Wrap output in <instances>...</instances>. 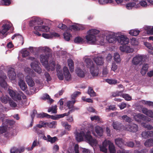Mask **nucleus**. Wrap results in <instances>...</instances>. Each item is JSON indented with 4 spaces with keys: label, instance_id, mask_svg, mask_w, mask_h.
<instances>
[{
    "label": "nucleus",
    "instance_id": "1",
    "mask_svg": "<svg viewBox=\"0 0 153 153\" xmlns=\"http://www.w3.org/2000/svg\"><path fill=\"white\" fill-rule=\"evenodd\" d=\"M83 137H84L88 143L91 145H96L97 142L96 139L93 138L91 135V132L88 131L86 134L84 132L82 131L80 133L76 132L75 134L76 140L78 142H80L83 140Z\"/></svg>",
    "mask_w": 153,
    "mask_h": 153
},
{
    "label": "nucleus",
    "instance_id": "2",
    "mask_svg": "<svg viewBox=\"0 0 153 153\" xmlns=\"http://www.w3.org/2000/svg\"><path fill=\"white\" fill-rule=\"evenodd\" d=\"M50 56L49 53H45L40 55V60L42 65L45 66L47 69L49 68L48 64V59Z\"/></svg>",
    "mask_w": 153,
    "mask_h": 153
},
{
    "label": "nucleus",
    "instance_id": "3",
    "mask_svg": "<svg viewBox=\"0 0 153 153\" xmlns=\"http://www.w3.org/2000/svg\"><path fill=\"white\" fill-rule=\"evenodd\" d=\"M123 130H127L133 132H135L138 130V126L137 125L134 123H132L128 125H126L123 126Z\"/></svg>",
    "mask_w": 153,
    "mask_h": 153
},
{
    "label": "nucleus",
    "instance_id": "4",
    "mask_svg": "<svg viewBox=\"0 0 153 153\" xmlns=\"http://www.w3.org/2000/svg\"><path fill=\"white\" fill-rule=\"evenodd\" d=\"M85 62L86 64V67L89 68L90 69V72L91 74H92L93 75H97L98 74V70L97 69L95 70L96 71L95 74L93 73V70H92L93 68L92 67L94 65L92 60L90 59L87 58L85 59Z\"/></svg>",
    "mask_w": 153,
    "mask_h": 153
},
{
    "label": "nucleus",
    "instance_id": "5",
    "mask_svg": "<svg viewBox=\"0 0 153 153\" xmlns=\"http://www.w3.org/2000/svg\"><path fill=\"white\" fill-rule=\"evenodd\" d=\"M117 41L121 45H126L128 43L129 39L126 36L121 35L117 36Z\"/></svg>",
    "mask_w": 153,
    "mask_h": 153
},
{
    "label": "nucleus",
    "instance_id": "6",
    "mask_svg": "<svg viewBox=\"0 0 153 153\" xmlns=\"http://www.w3.org/2000/svg\"><path fill=\"white\" fill-rule=\"evenodd\" d=\"M8 91L10 95L13 99L20 100L22 99L21 95L17 92L14 91L11 89H9Z\"/></svg>",
    "mask_w": 153,
    "mask_h": 153
},
{
    "label": "nucleus",
    "instance_id": "7",
    "mask_svg": "<svg viewBox=\"0 0 153 153\" xmlns=\"http://www.w3.org/2000/svg\"><path fill=\"white\" fill-rule=\"evenodd\" d=\"M106 39L110 43H114L117 41V36L114 33L110 34L106 36Z\"/></svg>",
    "mask_w": 153,
    "mask_h": 153
},
{
    "label": "nucleus",
    "instance_id": "8",
    "mask_svg": "<svg viewBox=\"0 0 153 153\" xmlns=\"http://www.w3.org/2000/svg\"><path fill=\"white\" fill-rule=\"evenodd\" d=\"M143 59V57L142 56L137 55L133 58L132 60V63L134 65H137L140 62L142 63Z\"/></svg>",
    "mask_w": 153,
    "mask_h": 153
},
{
    "label": "nucleus",
    "instance_id": "9",
    "mask_svg": "<svg viewBox=\"0 0 153 153\" xmlns=\"http://www.w3.org/2000/svg\"><path fill=\"white\" fill-rule=\"evenodd\" d=\"M88 34V35L85 36L87 42L90 44H94L96 41V36L94 35Z\"/></svg>",
    "mask_w": 153,
    "mask_h": 153
},
{
    "label": "nucleus",
    "instance_id": "10",
    "mask_svg": "<svg viewBox=\"0 0 153 153\" xmlns=\"http://www.w3.org/2000/svg\"><path fill=\"white\" fill-rule=\"evenodd\" d=\"M63 74L65 79L67 81L71 79V75L67 67L65 66L63 68Z\"/></svg>",
    "mask_w": 153,
    "mask_h": 153
},
{
    "label": "nucleus",
    "instance_id": "11",
    "mask_svg": "<svg viewBox=\"0 0 153 153\" xmlns=\"http://www.w3.org/2000/svg\"><path fill=\"white\" fill-rule=\"evenodd\" d=\"M32 68L36 72L39 74H40L42 72V69L39 65L35 63L32 62L30 64Z\"/></svg>",
    "mask_w": 153,
    "mask_h": 153
},
{
    "label": "nucleus",
    "instance_id": "12",
    "mask_svg": "<svg viewBox=\"0 0 153 153\" xmlns=\"http://www.w3.org/2000/svg\"><path fill=\"white\" fill-rule=\"evenodd\" d=\"M34 29L36 30L35 31L47 32L49 30L50 28L48 26L42 25L35 26Z\"/></svg>",
    "mask_w": 153,
    "mask_h": 153
},
{
    "label": "nucleus",
    "instance_id": "13",
    "mask_svg": "<svg viewBox=\"0 0 153 153\" xmlns=\"http://www.w3.org/2000/svg\"><path fill=\"white\" fill-rule=\"evenodd\" d=\"M8 76L11 80H14L16 78V74L14 71V69L11 68L8 71Z\"/></svg>",
    "mask_w": 153,
    "mask_h": 153
},
{
    "label": "nucleus",
    "instance_id": "14",
    "mask_svg": "<svg viewBox=\"0 0 153 153\" xmlns=\"http://www.w3.org/2000/svg\"><path fill=\"white\" fill-rule=\"evenodd\" d=\"M93 60L98 65H102L104 63V59L101 56H99L94 58Z\"/></svg>",
    "mask_w": 153,
    "mask_h": 153
},
{
    "label": "nucleus",
    "instance_id": "15",
    "mask_svg": "<svg viewBox=\"0 0 153 153\" xmlns=\"http://www.w3.org/2000/svg\"><path fill=\"white\" fill-rule=\"evenodd\" d=\"M25 150L23 147H21L19 148L13 147L10 150V153H21L23 152Z\"/></svg>",
    "mask_w": 153,
    "mask_h": 153
},
{
    "label": "nucleus",
    "instance_id": "16",
    "mask_svg": "<svg viewBox=\"0 0 153 153\" xmlns=\"http://www.w3.org/2000/svg\"><path fill=\"white\" fill-rule=\"evenodd\" d=\"M115 144L119 147L121 148L122 146L125 145V142L122 138H117L115 139Z\"/></svg>",
    "mask_w": 153,
    "mask_h": 153
},
{
    "label": "nucleus",
    "instance_id": "17",
    "mask_svg": "<svg viewBox=\"0 0 153 153\" xmlns=\"http://www.w3.org/2000/svg\"><path fill=\"white\" fill-rule=\"evenodd\" d=\"M142 111L145 115L153 118V110H149L146 108H143L142 109Z\"/></svg>",
    "mask_w": 153,
    "mask_h": 153
},
{
    "label": "nucleus",
    "instance_id": "18",
    "mask_svg": "<svg viewBox=\"0 0 153 153\" xmlns=\"http://www.w3.org/2000/svg\"><path fill=\"white\" fill-rule=\"evenodd\" d=\"M26 81L28 85L33 87L34 85V82L31 77L29 76H27L25 78Z\"/></svg>",
    "mask_w": 153,
    "mask_h": 153
},
{
    "label": "nucleus",
    "instance_id": "19",
    "mask_svg": "<svg viewBox=\"0 0 153 153\" xmlns=\"http://www.w3.org/2000/svg\"><path fill=\"white\" fill-rule=\"evenodd\" d=\"M95 130L97 134L99 136H101L103 134V129L101 127L97 126L95 127Z\"/></svg>",
    "mask_w": 153,
    "mask_h": 153
},
{
    "label": "nucleus",
    "instance_id": "20",
    "mask_svg": "<svg viewBox=\"0 0 153 153\" xmlns=\"http://www.w3.org/2000/svg\"><path fill=\"white\" fill-rule=\"evenodd\" d=\"M146 117L144 115L138 114L134 116V119L136 121L139 122L141 120H144Z\"/></svg>",
    "mask_w": 153,
    "mask_h": 153
},
{
    "label": "nucleus",
    "instance_id": "21",
    "mask_svg": "<svg viewBox=\"0 0 153 153\" xmlns=\"http://www.w3.org/2000/svg\"><path fill=\"white\" fill-rule=\"evenodd\" d=\"M149 68L148 65L147 64H144L142 68L140 73L143 75H145L148 71Z\"/></svg>",
    "mask_w": 153,
    "mask_h": 153
},
{
    "label": "nucleus",
    "instance_id": "22",
    "mask_svg": "<svg viewBox=\"0 0 153 153\" xmlns=\"http://www.w3.org/2000/svg\"><path fill=\"white\" fill-rule=\"evenodd\" d=\"M76 73L78 76L81 77H84L85 76L84 71L79 68H77L75 70Z\"/></svg>",
    "mask_w": 153,
    "mask_h": 153
},
{
    "label": "nucleus",
    "instance_id": "23",
    "mask_svg": "<svg viewBox=\"0 0 153 153\" xmlns=\"http://www.w3.org/2000/svg\"><path fill=\"white\" fill-rule=\"evenodd\" d=\"M18 84L21 89L22 90L25 91L26 90L27 88V85L24 81L22 79H20L19 82Z\"/></svg>",
    "mask_w": 153,
    "mask_h": 153
},
{
    "label": "nucleus",
    "instance_id": "24",
    "mask_svg": "<svg viewBox=\"0 0 153 153\" xmlns=\"http://www.w3.org/2000/svg\"><path fill=\"white\" fill-rule=\"evenodd\" d=\"M68 62L70 71L71 72H73L74 69V62L71 59H69L68 60Z\"/></svg>",
    "mask_w": 153,
    "mask_h": 153
},
{
    "label": "nucleus",
    "instance_id": "25",
    "mask_svg": "<svg viewBox=\"0 0 153 153\" xmlns=\"http://www.w3.org/2000/svg\"><path fill=\"white\" fill-rule=\"evenodd\" d=\"M71 27L73 29L76 31L82 30L84 29V27L80 25H73L71 26Z\"/></svg>",
    "mask_w": 153,
    "mask_h": 153
},
{
    "label": "nucleus",
    "instance_id": "26",
    "mask_svg": "<svg viewBox=\"0 0 153 153\" xmlns=\"http://www.w3.org/2000/svg\"><path fill=\"white\" fill-rule=\"evenodd\" d=\"M40 19L38 17H34L30 22V25L31 26H33L35 23L39 21Z\"/></svg>",
    "mask_w": 153,
    "mask_h": 153
},
{
    "label": "nucleus",
    "instance_id": "27",
    "mask_svg": "<svg viewBox=\"0 0 153 153\" xmlns=\"http://www.w3.org/2000/svg\"><path fill=\"white\" fill-rule=\"evenodd\" d=\"M145 145L147 147H150L153 146V139H149L147 140L144 143Z\"/></svg>",
    "mask_w": 153,
    "mask_h": 153
},
{
    "label": "nucleus",
    "instance_id": "28",
    "mask_svg": "<svg viewBox=\"0 0 153 153\" xmlns=\"http://www.w3.org/2000/svg\"><path fill=\"white\" fill-rule=\"evenodd\" d=\"M75 102V100L69 101L67 102L66 105L68 109H73L74 108V105Z\"/></svg>",
    "mask_w": 153,
    "mask_h": 153
},
{
    "label": "nucleus",
    "instance_id": "29",
    "mask_svg": "<svg viewBox=\"0 0 153 153\" xmlns=\"http://www.w3.org/2000/svg\"><path fill=\"white\" fill-rule=\"evenodd\" d=\"M65 116H68L66 113L61 114H57L55 116H52L51 119L54 120H56L59 118H62Z\"/></svg>",
    "mask_w": 153,
    "mask_h": 153
},
{
    "label": "nucleus",
    "instance_id": "30",
    "mask_svg": "<svg viewBox=\"0 0 153 153\" xmlns=\"http://www.w3.org/2000/svg\"><path fill=\"white\" fill-rule=\"evenodd\" d=\"M47 137V141L52 143H54L58 140L57 137H52L50 135H48Z\"/></svg>",
    "mask_w": 153,
    "mask_h": 153
},
{
    "label": "nucleus",
    "instance_id": "31",
    "mask_svg": "<svg viewBox=\"0 0 153 153\" xmlns=\"http://www.w3.org/2000/svg\"><path fill=\"white\" fill-rule=\"evenodd\" d=\"M74 41L75 43L79 44H82L84 42L83 39L80 36L76 37Z\"/></svg>",
    "mask_w": 153,
    "mask_h": 153
},
{
    "label": "nucleus",
    "instance_id": "32",
    "mask_svg": "<svg viewBox=\"0 0 153 153\" xmlns=\"http://www.w3.org/2000/svg\"><path fill=\"white\" fill-rule=\"evenodd\" d=\"M121 124L117 122H114L113 123V126L114 129L116 130H120L121 128Z\"/></svg>",
    "mask_w": 153,
    "mask_h": 153
},
{
    "label": "nucleus",
    "instance_id": "33",
    "mask_svg": "<svg viewBox=\"0 0 153 153\" xmlns=\"http://www.w3.org/2000/svg\"><path fill=\"white\" fill-rule=\"evenodd\" d=\"M57 106L55 105L50 107L48 109V112H51L52 113L56 114L57 113Z\"/></svg>",
    "mask_w": 153,
    "mask_h": 153
},
{
    "label": "nucleus",
    "instance_id": "34",
    "mask_svg": "<svg viewBox=\"0 0 153 153\" xmlns=\"http://www.w3.org/2000/svg\"><path fill=\"white\" fill-rule=\"evenodd\" d=\"M140 32L139 30L136 29H132L130 30L129 33L132 36H136L138 35Z\"/></svg>",
    "mask_w": 153,
    "mask_h": 153
},
{
    "label": "nucleus",
    "instance_id": "35",
    "mask_svg": "<svg viewBox=\"0 0 153 153\" xmlns=\"http://www.w3.org/2000/svg\"><path fill=\"white\" fill-rule=\"evenodd\" d=\"M88 93L91 97H95L96 96L95 92L94 91L93 89L91 87L88 88Z\"/></svg>",
    "mask_w": 153,
    "mask_h": 153
},
{
    "label": "nucleus",
    "instance_id": "36",
    "mask_svg": "<svg viewBox=\"0 0 153 153\" xmlns=\"http://www.w3.org/2000/svg\"><path fill=\"white\" fill-rule=\"evenodd\" d=\"M145 29L146 30L147 34H153V26L152 27L150 26H147L145 27Z\"/></svg>",
    "mask_w": 153,
    "mask_h": 153
},
{
    "label": "nucleus",
    "instance_id": "37",
    "mask_svg": "<svg viewBox=\"0 0 153 153\" xmlns=\"http://www.w3.org/2000/svg\"><path fill=\"white\" fill-rule=\"evenodd\" d=\"M99 32V30L94 29L90 30L88 31V33L92 35H94L95 36L96 35L98 34Z\"/></svg>",
    "mask_w": 153,
    "mask_h": 153
},
{
    "label": "nucleus",
    "instance_id": "38",
    "mask_svg": "<svg viewBox=\"0 0 153 153\" xmlns=\"http://www.w3.org/2000/svg\"><path fill=\"white\" fill-rule=\"evenodd\" d=\"M63 36L64 39L65 40L69 41L70 39L71 35L69 33L65 32L63 33Z\"/></svg>",
    "mask_w": 153,
    "mask_h": 153
},
{
    "label": "nucleus",
    "instance_id": "39",
    "mask_svg": "<svg viewBox=\"0 0 153 153\" xmlns=\"http://www.w3.org/2000/svg\"><path fill=\"white\" fill-rule=\"evenodd\" d=\"M108 149L110 153H115L116 150L114 146L112 144L109 145Z\"/></svg>",
    "mask_w": 153,
    "mask_h": 153
},
{
    "label": "nucleus",
    "instance_id": "40",
    "mask_svg": "<svg viewBox=\"0 0 153 153\" xmlns=\"http://www.w3.org/2000/svg\"><path fill=\"white\" fill-rule=\"evenodd\" d=\"M114 61L117 62H119L120 61V56L118 53H114Z\"/></svg>",
    "mask_w": 153,
    "mask_h": 153
},
{
    "label": "nucleus",
    "instance_id": "41",
    "mask_svg": "<svg viewBox=\"0 0 153 153\" xmlns=\"http://www.w3.org/2000/svg\"><path fill=\"white\" fill-rule=\"evenodd\" d=\"M123 92V90L120 91H117L115 92H113L112 93V96L114 97L120 96L121 97L122 94Z\"/></svg>",
    "mask_w": 153,
    "mask_h": 153
},
{
    "label": "nucleus",
    "instance_id": "42",
    "mask_svg": "<svg viewBox=\"0 0 153 153\" xmlns=\"http://www.w3.org/2000/svg\"><path fill=\"white\" fill-rule=\"evenodd\" d=\"M136 5V3L134 2H130L126 4V7L127 9L130 10L134 7Z\"/></svg>",
    "mask_w": 153,
    "mask_h": 153
},
{
    "label": "nucleus",
    "instance_id": "43",
    "mask_svg": "<svg viewBox=\"0 0 153 153\" xmlns=\"http://www.w3.org/2000/svg\"><path fill=\"white\" fill-rule=\"evenodd\" d=\"M11 0H2L1 1V4L4 6H8L11 3Z\"/></svg>",
    "mask_w": 153,
    "mask_h": 153
},
{
    "label": "nucleus",
    "instance_id": "44",
    "mask_svg": "<svg viewBox=\"0 0 153 153\" xmlns=\"http://www.w3.org/2000/svg\"><path fill=\"white\" fill-rule=\"evenodd\" d=\"M121 97L124 98L127 101H130L132 99L131 97L130 96L129 94H122Z\"/></svg>",
    "mask_w": 153,
    "mask_h": 153
},
{
    "label": "nucleus",
    "instance_id": "45",
    "mask_svg": "<svg viewBox=\"0 0 153 153\" xmlns=\"http://www.w3.org/2000/svg\"><path fill=\"white\" fill-rule=\"evenodd\" d=\"M100 4H103L112 2V0H98Z\"/></svg>",
    "mask_w": 153,
    "mask_h": 153
},
{
    "label": "nucleus",
    "instance_id": "46",
    "mask_svg": "<svg viewBox=\"0 0 153 153\" xmlns=\"http://www.w3.org/2000/svg\"><path fill=\"white\" fill-rule=\"evenodd\" d=\"M107 145V144L106 145L103 144L102 146H100V151L104 153H106L107 151V149L106 148Z\"/></svg>",
    "mask_w": 153,
    "mask_h": 153
},
{
    "label": "nucleus",
    "instance_id": "47",
    "mask_svg": "<svg viewBox=\"0 0 153 153\" xmlns=\"http://www.w3.org/2000/svg\"><path fill=\"white\" fill-rule=\"evenodd\" d=\"M37 143H39L37 142V140H35L33 143L32 146L30 148L29 147L27 148L28 150H31L33 148L37 145Z\"/></svg>",
    "mask_w": 153,
    "mask_h": 153
},
{
    "label": "nucleus",
    "instance_id": "48",
    "mask_svg": "<svg viewBox=\"0 0 153 153\" xmlns=\"http://www.w3.org/2000/svg\"><path fill=\"white\" fill-rule=\"evenodd\" d=\"M122 118L123 120L126 122L130 123L131 122V119L130 117L127 116L126 115H124L122 117Z\"/></svg>",
    "mask_w": 153,
    "mask_h": 153
},
{
    "label": "nucleus",
    "instance_id": "49",
    "mask_svg": "<svg viewBox=\"0 0 153 153\" xmlns=\"http://www.w3.org/2000/svg\"><path fill=\"white\" fill-rule=\"evenodd\" d=\"M106 81L110 84H114L117 82V80L112 79H108L106 80Z\"/></svg>",
    "mask_w": 153,
    "mask_h": 153
},
{
    "label": "nucleus",
    "instance_id": "50",
    "mask_svg": "<svg viewBox=\"0 0 153 153\" xmlns=\"http://www.w3.org/2000/svg\"><path fill=\"white\" fill-rule=\"evenodd\" d=\"M1 80H0V84L4 88L7 85L6 82L4 79H2L1 77L0 78Z\"/></svg>",
    "mask_w": 153,
    "mask_h": 153
},
{
    "label": "nucleus",
    "instance_id": "51",
    "mask_svg": "<svg viewBox=\"0 0 153 153\" xmlns=\"http://www.w3.org/2000/svg\"><path fill=\"white\" fill-rule=\"evenodd\" d=\"M44 75L46 79V81L47 82H48L51 80V77L50 76V74L48 72H45V73Z\"/></svg>",
    "mask_w": 153,
    "mask_h": 153
},
{
    "label": "nucleus",
    "instance_id": "52",
    "mask_svg": "<svg viewBox=\"0 0 153 153\" xmlns=\"http://www.w3.org/2000/svg\"><path fill=\"white\" fill-rule=\"evenodd\" d=\"M125 145H126L128 147L132 148L134 146V143L133 142L129 141L126 143L125 142Z\"/></svg>",
    "mask_w": 153,
    "mask_h": 153
},
{
    "label": "nucleus",
    "instance_id": "53",
    "mask_svg": "<svg viewBox=\"0 0 153 153\" xmlns=\"http://www.w3.org/2000/svg\"><path fill=\"white\" fill-rule=\"evenodd\" d=\"M17 36L16 37V39H19L20 41L22 42V45L24 43V38L19 33H17Z\"/></svg>",
    "mask_w": 153,
    "mask_h": 153
},
{
    "label": "nucleus",
    "instance_id": "54",
    "mask_svg": "<svg viewBox=\"0 0 153 153\" xmlns=\"http://www.w3.org/2000/svg\"><path fill=\"white\" fill-rule=\"evenodd\" d=\"M58 27L63 30H66L67 29L66 26L62 23L59 24L58 25Z\"/></svg>",
    "mask_w": 153,
    "mask_h": 153
},
{
    "label": "nucleus",
    "instance_id": "55",
    "mask_svg": "<svg viewBox=\"0 0 153 153\" xmlns=\"http://www.w3.org/2000/svg\"><path fill=\"white\" fill-rule=\"evenodd\" d=\"M81 94L80 92L76 91L75 92L71 95V98L72 99H74L78 95Z\"/></svg>",
    "mask_w": 153,
    "mask_h": 153
},
{
    "label": "nucleus",
    "instance_id": "56",
    "mask_svg": "<svg viewBox=\"0 0 153 153\" xmlns=\"http://www.w3.org/2000/svg\"><path fill=\"white\" fill-rule=\"evenodd\" d=\"M133 51V49L131 48L129 46L126 45V53H128L131 52H132Z\"/></svg>",
    "mask_w": 153,
    "mask_h": 153
},
{
    "label": "nucleus",
    "instance_id": "57",
    "mask_svg": "<svg viewBox=\"0 0 153 153\" xmlns=\"http://www.w3.org/2000/svg\"><path fill=\"white\" fill-rule=\"evenodd\" d=\"M33 129L38 134H42V131L38 128L37 127H33Z\"/></svg>",
    "mask_w": 153,
    "mask_h": 153
},
{
    "label": "nucleus",
    "instance_id": "58",
    "mask_svg": "<svg viewBox=\"0 0 153 153\" xmlns=\"http://www.w3.org/2000/svg\"><path fill=\"white\" fill-rule=\"evenodd\" d=\"M1 100L2 103L6 104L7 102V98L6 97L2 96L0 98Z\"/></svg>",
    "mask_w": 153,
    "mask_h": 153
},
{
    "label": "nucleus",
    "instance_id": "59",
    "mask_svg": "<svg viewBox=\"0 0 153 153\" xmlns=\"http://www.w3.org/2000/svg\"><path fill=\"white\" fill-rule=\"evenodd\" d=\"M29 52L27 50L24 51L22 52V56L25 57L28 56L29 55Z\"/></svg>",
    "mask_w": 153,
    "mask_h": 153
},
{
    "label": "nucleus",
    "instance_id": "60",
    "mask_svg": "<svg viewBox=\"0 0 153 153\" xmlns=\"http://www.w3.org/2000/svg\"><path fill=\"white\" fill-rule=\"evenodd\" d=\"M11 27V26L10 24H5L3 25L2 27L3 28H5V29L7 30V31H8L10 28Z\"/></svg>",
    "mask_w": 153,
    "mask_h": 153
},
{
    "label": "nucleus",
    "instance_id": "61",
    "mask_svg": "<svg viewBox=\"0 0 153 153\" xmlns=\"http://www.w3.org/2000/svg\"><path fill=\"white\" fill-rule=\"evenodd\" d=\"M42 118L46 117L47 118H51L52 116L49 115L47 113H41Z\"/></svg>",
    "mask_w": 153,
    "mask_h": 153
},
{
    "label": "nucleus",
    "instance_id": "62",
    "mask_svg": "<svg viewBox=\"0 0 153 153\" xmlns=\"http://www.w3.org/2000/svg\"><path fill=\"white\" fill-rule=\"evenodd\" d=\"M7 131V128L5 126L0 127V134H3L6 132Z\"/></svg>",
    "mask_w": 153,
    "mask_h": 153
},
{
    "label": "nucleus",
    "instance_id": "63",
    "mask_svg": "<svg viewBox=\"0 0 153 153\" xmlns=\"http://www.w3.org/2000/svg\"><path fill=\"white\" fill-rule=\"evenodd\" d=\"M57 76L58 78L60 80H63L64 79V76L62 72L60 73V72L57 73Z\"/></svg>",
    "mask_w": 153,
    "mask_h": 153
},
{
    "label": "nucleus",
    "instance_id": "64",
    "mask_svg": "<svg viewBox=\"0 0 153 153\" xmlns=\"http://www.w3.org/2000/svg\"><path fill=\"white\" fill-rule=\"evenodd\" d=\"M144 44L145 46L149 49L153 50V47L151 45L150 43L147 42H145Z\"/></svg>",
    "mask_w": 153,
    "mask_h": 153
}]
</instances>
